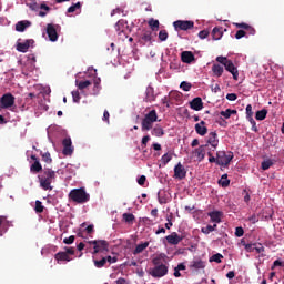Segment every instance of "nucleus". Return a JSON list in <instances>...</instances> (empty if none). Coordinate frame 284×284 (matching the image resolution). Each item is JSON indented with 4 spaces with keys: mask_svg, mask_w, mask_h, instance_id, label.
I'll use <instances>...</instances> for the list:
<instances>
[{
    "mask_svg": "<svg viewBox=\"0 0 284 284\" xmlns=\"http://www.w3.org/2000/svg\"><path fill=\"white\" fill-rule=\"evenodd\" d=\"M40 181V187L42 190L52 191V181L57 179V173L52 169H44L43 174L38 176Z\"/></svg>",
    "mask_w": 284,
    "mask_h": 284,
    "instance_id": "f257e3e1",
    "label": "nucleus"
},
{
    "mask_svg": "<svg viewBox=\"0 0 284 284\" xmlns=\"http://www.w3.org/2000/svg\"><path fill=\"white\" fill-rule=\"evenodd\" d=\"M69 199L70 201H73V203H88L90 201V195L88 192H85V187H80V189H73L69 193Z\"/></svg>",
    "mask_w": 284,
    "mask_h": 284,
    "instance_id": "f03ea898",
    "label": "nucleus"
},
{
    "mask_svg": "<svg viewBox=\"0 0 284 284\" xmlns=\"http://www.w3.org/2000/svg\"><path fill=\"white\" fill-rule=\"evenodd\" d=\"M159 121V114H156V110H151L146 113L142 120V132H150L152 130L154 123Z\"/></svg>",
    "mask_w": 284,
    "mask_h": 284,
    "instance_id": "7ed1b4c3",
    "label": "nucleus"
},
{
    "mask_svg": "<svg viewBox=\"0 0 284 284\" xmlns=\"http://www.w3.org/2000/svg\"><path fill=\"white\" fill-rule=\"evenodd\" d=\"M232 159H234V154H226L225 151H217L216 153V164L222 165V168H227L229 163H232Z\"/></svg>",
    "mask_w": 284,
    "mask_h": 284,
    "instance_id": "20e7f679",
    "label": "nucleus"
},
{
    "mask_svg": "<svg viewBox=\"0 0 284 284\" xmlns=\"http://www.w3.org/2000/svg\"><path fill=\"white\" fill-rule=\"evenodd\" d=\"M59 30H61V26L54 24V23H48L47 24V34L49 37V41L52 43L59 41Z\"/></svg>",
    "mask_w": 284,
    "mask_h": 284,
    "instance_id": "39448f33",
    "label": "nucleus"
},
{
    "mask_svg": "<svg viewBox=\"0 0 284 284\" xmlns=\"http://www.w3.org/2000/svg\"><path fill=\"white\" fill-rule=\"evenodd\" d=\"M165 239H166V243H169V245H179V243H181V241L187 239V233L186 232H182L179 235V233L172 232Z\"/></svg>",
    "mask_w": 284,
    "mask_h": 284,
    "instance_id": "423d86ee",
    "label": "nucleus"
},
{
    "mask_svg": "<svg viewBox=\"0 0 284 284\" xmlns=\"http://www.w3.org/2000/svg\"><path fill=\"white\" fill-rule=\"evenodd\" d=\"M175 30H192L194 28V21L192 20H176L173 22Z\"/></svg>",
    "mask_w": 284,
    "mask_h": 284,
    "instance_id": "0eeeda50",
    "label": "nucleus"
},
{
    "mask_svg": "<svg viewBox=\"0 0 284 284\" xmlns=\"http://www.w3.org/2000/svg\"><path fill=\"white\" fill-rule=\"evenodd\" d=\"M150 276H153V278H163L168 274V266L165 265H159L154 266L149 272Z\"/></svg>",
    "mask_w": 284,
    "mask_h": 284,
    "instance_id": "6e6552de",
    "label": "nucleus"
},
{
    "mask_svg": "<svg viewBox=\"0 0 284 284\" xmlns=\"http://www.w3.org/2000/svg\"><path fill=\"white\" fill-rule=\"evenodd\" d=\"M206 145L214 152L216 148H219V134H216V131L210 132L206 136Z\"/></svg>",
    "mask_w": 284,
    "mask_h": 284,
    "instance_id": "1a4fd4ad",
    "label": "nucleus"
},
{
    "mask_svg": "<svg viewBox=\"0 0 284 284\" xmlns=\"http://www.w3.org/2000/svg\"><path fill=\"white\" fill-rule=\"evenodd\" d=\"M174 179H179V181H183V179H185V176H187V171L185 170V166H183V164L181 162H179L175 166H174Z\"/></svg>",
    "mask_w": 284,
    "mask_h": 284,
    "instance_id": "9d476101",
    "label": "nucleus"
},
{
    "mask_svg": "<svg viewBox=\"0 0 284 284\" xmlns=\"http://www.w3.org/2000/svg\"><path fill=\"white\" fill-rule=\"evenodd\" d=\"M14 105V95L12 93L3 94L0 100V108H12Z\"/></svg>",
    "mask_w": 284,
    "mask_h": 284,
    "instance_id": "9b49d317",
    "label": "nucleus"
},
{
    "mask_svg": "<svg viewBox=\"0 0 284 284\" xmlns=\"http://www.w3.org/2000/svg\"><path fill=\"white\" fill-rule=\"evenodd\" d=\"M62 145H63L62 154H64V156H70L72 152H74V148H72V139L65 138L62 141Z\"/></svg>",
    "mask_w": 284,
    "mask_h": 284,
    "instance_id": "f8f14e48",
    "label": "nucleus"
},
{
    "mask_svg": "<svg viewBox=\"0 0 284 284\" xmlns=\"http://www.w3.org/2000/svg\"><path fill=\"white\" fill-rule=\"evenodd\" d=\"M115 30L118 34H124L128 38V21L126 20H119L115 24Z\"/></svg>",
    "mask_w": 284,
    "mask_h": 284,
    "instance_id": "ddd939ff",
    "label": "nucleus"
},
{
    "mask_svg": "<svg viewBox=\"0 0 284 284\" xmlns=\"http://www.w3.org/2000/svg\"><path fill=\"white\" fill-rule=\"evenodd\" d=\"M224 68L227 72L232 73L234 81H239V69H236L232 60L226 61Z\"/></svg>",
    "mask_w": 284,
    "mask_h": 284,
    "instance_id": "4468645a",
    "label": "nucleus"
},
{
    "mask_svg": "<svg viewBox=\"0 0 284 284\" xmlns=\"http://www.w3.org/2000/svg\"><path fill=\"white\" fill-rule=\"evenodd\" d=\"M31 160L34 161V163L31 164L30 172H32V174L43 172V166L41 165V162H39V158H37V155H31Z\"/></svg>",
    "mask_w": 284,
    "mask_h": 284,
    "instance_id": "2eb2a0df",
    "label": "nucleus"
},
{
    "mask_svg": "<svg viewBox=\"0 0 284 284\" xmlns=\"http://www.w3.org/2000/svg\"><path fill=\"white\" fill-rule=\"evenodd\" d=\"M181 61L182 63H194L196 61V57H194V53L192 51H183L181 53Z\"/></svg>",
    "mask_w": 284,
    "mask_h": 284,
    "instance_id": "dca6fc26",
    "label": "nucleus"
},
{
    "mask_svg": "<svg viewBox=\"0 0 284 284\" xmlns=\"http://www.w3.org/2000/svg\"><path fill=\"white\" fill-rule=\"evenodd\" d=\"M30 8L32 10H44V11H39V17H47L48 12H50V7H48L45 3H41L40 6L37 3L30 4Z\"/></svg>",
    "mask_w": 284,
    "mask_h": 284,
    "instance_id": "f3484780",
    "label": "nucleus"
},
{
    "mask_svg": "<svg viewBox=\"0 0 284 284\" xmlns=\"http://www.w3.org/2000/svg\"><path fill=\"white\" fill-rule=\"evenodd\" d=\"M144 101L146 103H152V101H156V94L154 93V88L152 85H149L146 88Z\"/></svg>",
    "mask_w": 284,
    "mask_h": 284,
    "instance_id": "a211bd4d",
    "label": "nucleus"
},
{
    "mask_svg": "<svg viewBox=\"0 0 284 284\" xmlns=\"http://www.w3.org/2000/svg\"><path fill=\"white\" fill-rule=\"evenodd\" d=\"M190 108L191 110H195V112H201V110H203V99L201 98H194L191 102H190Z\"/></svg>",
    "mask_w": 284,
    "mask_h": 284,
    "instance_id": "6ab92c4d",
    "label": "nucleus"
},
{
    "mask_svg": "<svg viewBox=\"0 0 284 284\" xmlns=\"http://www.w3.org/2000/svg\"><path fill=\"white\" fill-rule=\"evenodd\" d=\"M34 43V40H27L26 42H19L17 44L18 52H28L30 50V45Z\"/></svg>",
    "mask_w": 284,
    "mask_h": 284,
    "instance_id": "aec40b11",
    "label": "nucleus"
},
{
    "mask_svg": "<svg viewBox=\"0 0 284 284\" xmlns=\"http://www.w3.org/2000/svg\"><path fill=\"white\" fill-rule=\"evenodd\" d=\"M195 132L200 136H205V134H207V126H205V121H201L200 123L195 124Z\"/></svg>",
    "mask_w": 284,
    "mask_h": 284,
    "instance_id": "412c9836",
    "label": "nucleus"
},
{
    "mask_svg": "<svg viewBox=\"0 0 284 284\" xmlns=\"http://www.w3.org/2000/svg\"><path fill=\"white\" fill-rule=\"evenodd\" d=\"M211 34L213 41H220L223 38V27H214Z\"/></svg>",
    "mask_w": 284,
    "mask_h": 284,
    "instance_id": "4be33fe9",
    "label": "nucleus"
},
{
    "mask_svg": "<svg viewBox=\"0 0 284 284\" xmlns=\"http://www.w3.org/2000/svg\"><path fill=\"white\" fill-rule=\"evenodd\" d=\"M54 258H55V261H58V263H61L63 261H65L67 263H70V261H72L70 255H68V253H65V252H58L54 255Z\"/></svg>",
    "mask_w": 284,
    "mask_h": 284,
    "instance_id": "5701e85b",
    "label": "nucleus"
},
{
    "mask_svg": "<svg viewBox=\"0 0 284 284\" xmlns=\"http://www.w3.org/2000/svg\"><path fill=\"white\" fill-rule=\"evenodd\" d=\"M191 270H205V262L203 260H194L190 265Z\"/></svg>",
    "mask_w": 284,
    "mask_h": 284,
    "instance_id": "b1692460",
    "label": "nucleus"
},
{
    "mask_svg": "<svg viewBox=\"0 0 284 284\" xmlns=\"http://www.w3.org/2000/svg\"><path fill=\"white\" fill-rule=\"evenodd\" d=\"M207 150V144L204 145H200L196 150H195V154L196 156L200 159V161H203V159H205V151Z\"/></svg>",
    "mask_w": 284,
    "mask_h": 284,
    "instance_id": "393cba45",
    "label": "nucleus"
},
{
    "mask_svg": "<svg viewBox=\"0 0 284 284\" xmlns=\"http://www.w3.org/2000/svg\"><path fill=\"white\" fill-rule=\"evenodd\" d=\"M221 211H213L209 213V216L212 221V223H214L216 225V223H221Z\"/></svg>",
    "mask_w": 284,
    "mask_h": 284,
    "instance_id": "a878e982",
    "label": "nucleus"
},
{
    "mask_svg": "<svg viewBox=\"0 0 284 284\" xmlns=\"http://www.w3.org/2000/svg\"><path fill=\"white\" fill-rule=\"evenodd\" d=\"M148 247H150V242H144L142 244L136 245V247L133 251L134 256H136V254H141V252H143L144 250H148Z\"/></svg>",
    "mask_w": 284,
    "mask_h": 284,
    "instance_id": "bb28decb",
    "label": "nucleus"
},
{
    "mask_svg": "<svg viewBox=\"0 0 284 284\" xmlns=\"http://www.w3.org/2000/svg\"><path fill=\"white\" fill-rule=\"evenodd\" d=\"M212 72L215 77H223V72H224V69H223V65L221 64H213L212 65Z\"/></svg>",
    "mask_w": 284,
    "mask_h": 284,
    "instance_id": "cd10ccee",
    "label": "nucleus"
},
{
    "mask_svg": "<svg viewBox=\"0 0 284 284\" xmlns=\"http://www.w3.org/2000/svg\"><path fill=\"white\" fill-rule=\"evenodd\" d=\"M30 21H19L16 24L17 32H26V28H29Z\"/></svg>",
    "mask_w": 284,
    "mask_h": 284,
    "instance_id": "c85d7f7f",
    "label": "nucleus"
},
{
    "mask_svg": "<svg viewBox=\"0 0 284 284\" xmlns=\"http://www.w3.org/2000/svg\"><path fill=\"white\" fill-rule=\"evenodd\" d=\"M267 118V109H262L255 113L256 121H265Z\"/></svg>",
    "mask_w": 284,
    "mask_h": 284,
    "instance_id": "c756f323",
    "label": "nucleus"
},
{
    "mask_svg": "<svg viewBox=\"0 0 284 284\" xmlns=\"http://www.w3.org/2000/svg\"><path fill=\"white\" fill-rule=\"evenodd\" d=\"M164 260H165V254H160L152 260V263L153 265H155V267H159V265H165L163 264Z\"/></svg>",
    "mask_w": 284,
    "mask_h": 284,
    "instance_id": "7c9ffc66",
    "label": "nucleus"
},
{
    "mask_svg": "<svg viewBox=\"0 0 284 284\" xmlns=\"http://www.w3.org/2000/svg\"><path fill=\"white\" fill-rule=\"evenodd\" d=\"M122 219H123V221H125L126 223L132 225V223H134L136 217L132 213H124V214H122Z\"/></svg>",
    "mask_w": 284,
    "mask_h": 284,
    "instance_id": "2f4dec72",
    "label": "nucleus"
},
{
    "mask_svg": "<svg viewBox=\"0 0 284 284\" xmlns=\"http://www.w3.org/2000/svg\"><path fill=\"white\" fill-rule=\"evenodd\" d=\"M109 243L105 240H99L98 242V250H100V252H108V247H109Z\"/></svg>",
    "mask_w": 284,
    "mask_h": 284,
    "instance_id": "473e14b6",
    "label": "nucleus"
},
{
    "mask_svg": "<svg viewBox=\"0 0 284 284\" xmlns=\"http://www.w3.org/2000/svg\"><path fill=\"white\" fill-rule=\"evenodd\" d=\"M151 134L153 136H163V134H165V132L163 131V128H161L160 125H156L152 129Z\"/></svg>",
    "mask_w": 284,
    "mask_h": 284,
    "instance_id": "72a5a7b5",
    "label": "nucleus"
},
{
    "mask_svg": "<svg viewBox=\"0 0 284 284\" xmlns=\"http://www.w3.org/2000/svg\"><path fill=\"white\" fill-rule=\"evenodd\" d=\"M216 227H217L216 224H214V225L209 224L205 227H202L201 232H202V234H210V232H216Z\"/></svg>",
    "mask_w": 284,
    "mask_h": 284,
    "instance_id": "f704fd0d",
    "label": "nucleus"
},
{
    "mask_svg": "<svg viewBox=\"0 0 284 284\" xmlns=\"http://www.w3.org/2000/svg\"><path fill=\"white\" fill-rule=\"evenodd\" d=\"M236 113H237L236 110L226 109L225 111H221L220 115L223 116L224 119H230V116H232V114H236Z\"/></svg>",
    "mask_w": 284,
    "mask_h": 284,
    "instance_id": "c9c22d12",
    "label": "nucleus"
},
{
    "mask_svg": "<svg viewBox=\"0 0 284 284\" xmlns=\"http://www.w3.org/2000/svg\"><path fill=\"white\" fill-rule=\"evenodd\" d=\"M219 184L222 187H227L230 185V179H227V174H223L221 179L219 180Z\"/></svg>",
    "mask_w": 284,
    "mask_h": 284,
    "instance_id": "e433bc0d",
    "label": "nucleus"
},
{
    "mask_svg": "<svg viewBox=\"0 0 284 284\" xmlns=\"http://www.w3.org/2000/svg\"><path fill=\"white\" fill-rule=\"evenodd\" d=\"M89 85H92V82L90 80H85V81H77V87L79 88V90H85V88H89Z\"/></svg>",
    "mask_w": 284,
    "mask_h": 284,
    "instance_id": "4c0bfd02",
    "label": "nucleus"
},
{
    "mask_svg": "<svg viewBox=\"0 0 284 284\" xmlns=\"http://www.w3.org/2000/svg\"><path fill=\"white\" fill-rule=\"evenodd\" d=\"M105 263H108L105 257H102L101 260H93V264L95 265V267H98V270H101V267H105Z\"/></svg>",
    "mask_w": 284,
    "mask_h": 284,
    "instance_id": "58836bf2",
    "label": "nucleus"
},
{
    "mask_svg": "<svg viewBox=\"0 0 284 284\" xmlns=\"http://www.w3.org/2000/svg\"><path fill=\"white\" fill-rule=\"evenodd\" d=\"M34 210L37 214H43V210H45V206H43V203L41 201L37 200Z\"/></svg>",
    "mask_w": 284,
    "mask_h": 284,
    "instance_id": "ea45409f",
    "label": "nucleus"
},
{
    "mask_svg": "<svg viewBox=\"0 0 284 284\" xmlns=\"http://www.w3.org/2000/svg\"><path fill=\"white\" fill-rule=\"evenodd\" d=\"M180 88L184 92H190L192 90V83H190L187 81H183V82H181Z\"/></svg>",
    "mask_w": 284,
    "mask_h": 284,
    "instance_id": "a19ab883",
    "label": "nucleus"
},
{
    "mask_svg": "<svg viewBox=\"0 0 284 284\" xmlns=\"http://www.w3.org/2000/svg\"><path fill=\"white\" fill-rule=\"evenodd\" d=\"M89 245H93V254H99V252H101V248H99V240L89 241Z\"/></svg>",
    "mask_w": 284,
    "mask_h": 284,
    "instance_id": "79ce46f5",
    "label": "nucleus"
},
{
    "mask_svg": "<svg viewBox=\"0 0 284 284\" xmlns=\"http://www.w3.org/2000/svg\"><path fill=\"white\" fill-rule=\"evenodd\" d=\"M149 26H150L151 30H153V32L159 30V26H160L159 20L150 19Z\"/></svg>",
    "mask_w": 284,
    "mask_h": 284,
    "instance_id": "37998d69",
    "label": "nucleus"
},
{
    "mask_svg": "<svg viewBox=\"0 0 284 284\" xmlns=\"http://www.w3.org/2000/svg\"><path fill=\"white\" fill-rule=\"evenodd\" d=\"M223 255L221 253L214 254L210 257V263H221Z\"/></svg>",
    "mask_w": 284,
    "mask_h": 284,
    "instance_id": "c03bdc74",
    "label": "nucleus"
},
{
    "mask_svg": "<svg viewBox=\"0 0 284 284\" xmlns=\"http://www.w3.org/2000/svg\"><path fill=\"white\" fill-rule=\"evenodd\" d=\"M93 84H94L93 91L97 94V92H99V90H101V78H94Z\"/></svg>",
    "mask_w": 284,
    "mask_h": 284,
    "instance_id": "a18cd8bd",
    "label": "nucleus"
},
{
    "mask_svg": "<svg viewBox=\"0 0 284 284\" xmlns=\"http://www.w3.org/2000/svg\"><path fill=\"white\" fill-rule=\"evenodd\" d=\"M77 10H81V2H77L75 4L69 7L67 12L71 14L72 12H77Z\"/></svg>",
    "mask_w": 284,
    "mask_h": 284,
    "instance_id": "49530a36",
    "label": "nucleus"
},
{
    "mask_svg": "<svg viewBox=\"0 0 284 284\" xmlns=\"http://www.w3.org/2000/svg\"><path fill=\"white\" fill-rule=\"evenodd\" d=\"M246 119L250 121L251 119H254V112L252 111V104L246 105Z\"/></svg>",
    "mask_w": 284,
    "mask_h": 284,
    "instance_id": "de8ad7c7",
    "label": "nucleus"
},
{
    "mask_svg": "<svg viewBox=\"0 0 284 284\" xmlns=\"http://www.w3.org/2000/svg\"><path fill=\"white\" fill-rule=\"evenodd\" d=\"M161 161L164 165H168V163L172 161V153H165L162 155Z\"/></svg>",
    "mask_w": 284,
    "mask_h": 284,
    "instance_id": "09e8293b",
    "label": "nucleus"
},
{
    "mask_svg": "<svg viewBox=\"0 0 284 284\" xmlns=\"http://www.w3.org/2000/svg\"><path fill=\"white\" fill-rule=\"evenodd\" d=\"M274 165L272 160H266L262 162V170H270Z\"/></svg>",
    "mask_w": 284,
    "mask_h": 284,
    "instance_id": "8fccbe9b",
    "label": "nucleus"
},
{
    "mask_svg": "<svg viewBox=\"0 0 284 284\" xmlns=\"http://www.w3.org/2000/svg\"><path fill=\"white\" fill-rule=\"evenodd\" d=\"M41 156L44 163H52V155H50V152L42 153Z\"/></svg>",
    "mask_w": 284,
    "mask_h": 284,
    "instance_id": "3c124183",
    "label": "nucleus"
},
{
    "mask_svg": "<svg viewBox=\"0 0 284 284\" xmlns=\"http://www.w3.org/2000/svg\"><path fill=\"white\" fill-rule=\"evenodd\" d=\"M142 41H152V31H144L142 34Z\"/></svg>",
    "mask_w": 284,
    "mask_h": 284,
    "instance_id": "603ef678",
    "label": "nucleus"
},
{
    "mask_svg": "<svg viewBox=\"0 0 284 284\" xmlns=\"http://www.w3.org/2000/svg\"><path fill=\"white\" fill-rule=\"evenodd\" d=\"M168 37H169V34H168V31H166V30H161V31L159 32V39H160L161 41H168Z\"/></svg>",
    "mask_w": 284,
    "mask_h": 284,
    "instance_id": "864d4df0",
    "label": "nucleus"
},
{
    "mask_svg": "<svg viewBox=\"0 0 284 284\" xmlns=\"http://www.w3.org/2000/svg\"><path fill=\"white\" fill-rule=\"evenodd\" d=\"M75 236L74 235H71V236H69V237H64L63 239V243L65 244V245H72V243H74V241H75Z\"/></svg>",
    "mask_w": 284,
    "mask_h": 284,
    "instance_id": "5fc2aeb1",
    "label": "nucleus"
},
{
    "mask_svg": "<svg viewBox=\"0 0 284 284\" xmlns=\"http://www.w3.org/2000/svg\"><path fill=\"white\" fill-rule=\"evenodd\" d=\"M72 97L74 103H79V101H81V94L79 93V91H72Z\"/></svg>",
    "mask_w": 284,
    "mask_h": 284,
    "instance_id": "6e6d98bb",
    "label": "nucleus"
},
{
    "mask_svg": "<svg viewBox=\"0 0 284 284\" xmlns=\"http://www.w3.org/2000/svg\"><path fill=\"white\" fill-rule=\"evenodd\" d=\"M64 250H65L64 253L67 254V256H74L75 254L74 247L65 246Z\"/></svg>",
    "mask_w": 284,
    "mask_h": 284,
    "instance_id": "4d7b16f0",
    "label": "nucleus"
},
{
    "mask_svg": "<svg viewBox=\"0 0 284 284\" xmlns=\"http://www.w3.org/2000/svg\"><path fill=\"white\" fill-rule=\"evenodd\" d=\"M243 234H245V231L243 230V227L237 226L235 229V236H237L239 239H241V236H243Z\"/></svg>",
    "mask_w": 284,
    "mask_h": 284,
    "instance_id": "13d9d810",
    "label": "nucleus"
},
{
    "mask_svg": "<svg viewBox=\"0 0 284 284\" xmlns=\"http://www.w3.org/2000/svg\"><path fill=\"white\" fill-rule=\"evenodd\" d=\"M158 200L161 205H165V203H168V197L161 195V193L158 194Z\"/></svg>",
    "mask_w": 284,
    "mask_h": 284,
    "instance_id": "bf43d9fd",
    "label": "nucleus"
},
{
    "mask_svg": "<svg viewBox=\"0 0 284 284\" xmlns=\"http://www.w3.org/2000/svg\"><path fill=\"white\" fill-rule=\"evenodd\" d=\"M199 37H200L201 39H207V37H210V31H207V30H202V31L199 32Z\"/></svg>",
    "mask_w": 284,
    "mask_h": 284,
    "instance_id": "052dcab7",
    "label": "nucleus"
},
{
    "mask_svg": "<svg viewBox=\"0 0 284 284\" xmlns=\"http://www.w3.org/2000/svg\"><path fill=\"white\" fill-rule=\"evenodd\" d=\"M245 34H247V32H245V30H239L235 33V39H243V37H245Z\"/></svg>",
    "mask_w": 284,
    "mask_h": 284,
    "instance_id": "680f3d73",
    "label": "nucleus"
},
{
    "mask_svg": "<svg viewBox=\"0 0 284 284\" xmlns=\"http://www.w3.org/2000/svg\"><path fill=\"white\" fill-rule=\"evenodd\" d=\"M226 99L227 101H236V99H239V95H236V93H227Z\"/></svg>",
    "mask_w": 284,
    "mask_h": 284,
    "instance_id": "e2e57ef3",
    "label": "nucleus"
},
{
    "mask_svg": "<svg viewBox=\"0 0 284 284\" xmlns=\"http://www.w3.org/2000/svg\"><path fill=\"white\" fill-rule=\"evenodd\" d=\"M274 267H284V262H281L280 260H275L271 270H274Z\"/></svg>",
    "mask_w": 284,
    "mask_h": 284,
    "instance_id": "0e129e2a",
    "label": "nucleus"
},
{
    "mask_svg": "<svg viewBox=\"0 0 284 284\" xmlns=\"http://www.w3.org/2000/svg\"><path fill=\"white\" fill-rule=\"evenodd\" d=\"M216 61H217V63H221V64L225 65V62L230 61V60L227 58L223 57V55H219L216 58Z\"/></svg>",
    "mask_w": 284,
    "mask_h": 284,
    "instance_id": "69168bd1",
    "label": "nucleus"
},
{
    "mask_svg": "<svg viewBox=\"0 0 284 284\" xmlns=\"http://www.w3.org/2000/svg\"><path fill=\"white\" fill-rule=\"evenodd\" d=\"M150 141V135L142 138V148H148V142Z\"/></svg>",
    "mask_w": 284,
    "mask_h": 284,
    "instance_id": "338daca9",
    "label": "nucleus"
},
{
    "mask_svg": "<svg viewBox=\"0 0 284 284\" xmlns=\"http://www.w3.org/2000/svg\"><path fill=\"white\" fill-rule=\"evenodd\" d=\"M145 181H148V178H145V175H141L139 179H138V183L140 185H145Z\"/></svg>",
    "mask_w": 284,
    "mask_h": 284,
    "instance_id": "774afa93",
    "label": "nucleus"
}]
</instances>
